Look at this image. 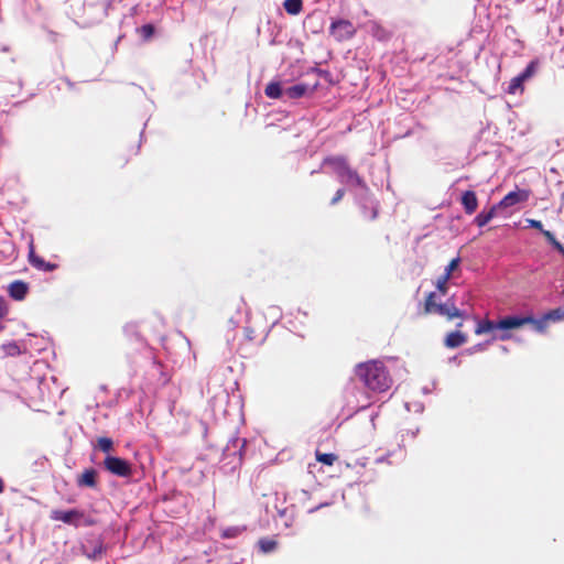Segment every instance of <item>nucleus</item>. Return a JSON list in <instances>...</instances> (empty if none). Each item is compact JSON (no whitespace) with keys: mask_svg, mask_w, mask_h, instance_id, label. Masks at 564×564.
Wrapping results in <instances>:
<instances>
[{"mask_svg":"<svg viewBox=\"0 0 564 564\" xmlns=\"http://www.w3.org/2000/svg\"><path fill=\"white\" fill-rule=\"evenodd\" d=\"M357 378L370 390L383 392L391 386V378L381 361L371 360L356 367Z\"/></svg>","mask_w":564,"mask_h":564,"instance_id":"obj_1","label":"nucleus"},{"mask_svg":"<svg viewBox=\"0 0 564 564\" xmlns=\"http://www.w3.org/2000/svg\"><path fill=\"white\" fill-rule=\"evenodd\" d=\"M423 313L438 314L446 317L448 321L454 318H463L465 316L464 311L459 310L452 299H448L445 303L436 302V292H430L425 296Z\"/></svg>","mask_w":564,"mask_h":564,"instance_id":"obj_2","label":"nucleus"},{"mask_svg":"<svg viewBox=\"0 0 564 564\" xmlns=\"http://www.w3.org/2000/svg\"><path fill=\"white\" fill-rule=\"evenodd\" d=\"M323 164L332 167L341 182L354 183L357 186L364 185L362 178L349 166L346 158L328 156L324 159Z\"/></svg>","mask_w":564,"mask_h":564,"instance_id":"obj_3","label":"nucleus"},{"mask_svg":"<svg viewBox=\"0 0 564 564\" xmlns=\"http://www.w3.org/2000/svg\"><path fill=\"white\" fill-rule=\"evenodd\" d=\"M328 32L335 41L345 42L352 39L357 30L349 20L336 19L332 21Z\"/></svg>","mask_w":564,"mask_h":564,"instance_id":"obj_4","label":"nucleus"},{"mask_svg":"<svg viewBox=\"0 0 564 564\" xmlns=\"http://www.w3.org/2000/svg\"><path fill=\"white\" fill-rule=\"evenodd\" d=\"M50 518L54 521H62L66 524H70L74 527H79L82 524V520L84 519L83 524L93 525L94 521L90 519H85L84 512L72 509V510H52L50 513Z\"/></svg>","mask_w":564,"mask_h":564,"instance_id":"obj_5","label":"nucleus"},{"mask_svg":"<svg viewBox=\"0 0 564 564\" xmlns=\"http://www.w3.org/2000/svg\"><path fill=\"white\" fill-rule=\"evenodd\" d=\"M538 67H539V61L538 59L531 61L521 74H519L518 76L513 77L510 80L507 93L510 95H516L518 93L522 94L524 91V86H523L524 82L534 76Z\"/></svg>","mask_w":564,"mask_h":564,"instance_id":"obj_6","label":"nucleus"},{"mask_svg":"<svg viewBox=\"0 0 564 564\" xmlns=\"http://www.w3.org/2000/svg\"><path fill=\"white\" fill-rule=\"evenodd\" d=\"M104 467L107 471L118 477L127 478L132 475L131 464L117 456H107L104 460Z\"/></svg>","mask_w":564,"mask_h":564,"instance_id":"obj_7","label":"nucleus"},{"mask_svg":"<svg viewBox=\"0 0 564 564\" xmlns=\"http://www.w3.org/2000/svg\"><path fill=\"white\" fill-rule=\"evenodd\" d=\"M28 260H29V263L34 269H36L39 271L52 272V271L56 270L58 267L56 263L45 261L41 256H39L35 252V246H34L33 239H31L29 242Z\"/></svg>","mask_w":564,"mask_h":564,"instance_id":"obj_8","label":"nucleus"},{"mask_svg":"<svg viewBox=\"0 0 564 564\" xmlns=\"http://www.w3.org/2000/svg\"><path fill=\"white\" fill-rule=\"evenodd\" d=\"M530 197V191L517 189L508 193L499 203L500 207H511L516 204L527 202Z\"/></svg>","mask_w":564,"mask_h":564,"instance_id":"obj_9","label":"nucleus"},{"mask_svg":"<svg viewBox=\"0 0 564 564\" xmlns=\"http://www.w3.org/2000/svg\"><path fill=\"white\" fill-rule=\"evenodd\" d=\"M531 322L530 318H525V316H506L497 322V326L499 329L509 330L517 329L523 327Z\"/></svg>","mask_w":564,"mask_h":564,"instance_id":"obj_10","label":"nucleus"},{"mask_svg":"<svg viewBox=\"0 0 564 564\" xmlns=\"http://www.w3.org/2000/svg\"><path fill=\"white\" fill-rule=\"evenodd\" d=\"M29 291V285L24 281L17 280L9 284L8 293L15 301L25 299Z\"/></svg>","mask_w":564,"mask_h":564,"instance_id":"obj_11","label":"nucleus"},{"mask_svg":"<svg viewBox=\"0 0 564 564\" xmlns=\"http://www.w3.org/2000/svg\"><path fill=\"white\" fill-rule=\"evenodd\" d=\"M462 205L466 214L471 215L478 208V198L474 191H466L462 195Z\"/></svg>","mask_w":564,"mask_h":564,"instance_id":"obj_12","label":"nucleus"},{"mask_svg":"<svg viewBox=\"0 0 564 564\" xmlns=\"http://www.w3.org/2000/svg\"><path fill=\"white\" fill-rule=\"evenodd\" d=\"M368 32L379 41H386L389 39V31L377 21L367 22Z\"/></svg>","mask_w":564,"mask_h":564,"instance_id":"obj_13","label":"nucleus"},{"mask_svg":"<svg viewBox=\"0 0 564 564\" xmlns=\"http://www.w3.org/2000/svg\"><path fill=\"white\" fill-rule=\"evenodd\" d=\"M466 341L467 336L459 330L451 332L444 339V344L447 348H457L464 345Z\"/></svg>","mask_w":564,"mask_h":564,"instance_id":"obj_14","label":"nucleus"},{"mask_svg":"<svg viewBox=\"0 0 564 564\" xmlns=\"http://www.w3.org/2000/svg\"><path fill=\"white\" fill-rule=\"evenodd\" d=\"M77 485L79 487L94 488L97 485V471L93 468L85 469L84 473L78 476Z\"/></svg>","mask_w":564,"mask_h":564,"instance_id":"obj_15","label":"nucleus"},{"mask_svg":"<svg viewBox=\"0 0 564 564\" xmlns=\"http://www.w3.org/2000/svg\"><path fill=\"white\" fill-rule=\"evenodd\" d=\"M308 90L305 84H296L284 89V96L289 99H297L303 97Z\"/></svg>","mask_w":564,"mask_h":564,"instance_id":"obj_16","label":"nucleus"},{"mask_svg":"<svg viewBox=\"0 0 564 564\" xmlns=\"http://www.w3.org/2000/svg\"><path fill=\"white\" fill-rule=\"evenodd\" d=\"M264 94L269 98L278 99V98L284 96V89H282L280 83L271 82L267 85V87L264 89Z\"/></svg>","mask_w":564,"mask_h":564,"instance_id":"obj_17","label":"nucleus"},{"mask_svg":"<svg viewBox=\"0 0 564 564\" xmlns=\"http://www.w3.org/2000/svg\"><path fill=\"white\" fill-rule=\"evenodd\" d=\"M283 8L290 15H297L303 10V0H284Z\"/></svg>","mask_w":564,"mask_h":564,"instance_id":"obj_18","label":"nucleus"},{"mask_svg":"<svg viewBox=\"0 0 564 564\" xmlns=\"http://www.w3.org/2000/svg\"><path fill=\"white\" fill-rule=\"evenodd\" d=\"M495 214H496V206H492L489 210L485 212H480L476 217H475V224L478 226V227H484L486 226L494 217H495Z\"/></svg>","mask_w":564,"mask_h":564,"instance_id":"obj_19","label":"nucleus"},{"mask_svg":"<svg viewBox=\"0 0 564 564\" xmlns=\"http://www.w3.org/2000/svg\"><path fill=\"white\" fill-rule=\"evenodd\" d=\"M495 329H499V327L497 326V322H494L490 319H484V321L478 322V324L475 328V334L482 335V334L490 333Z\"/></svg>","mask_w":564,"mask_h":564,"instance_id":"obj_20","label":"nucleus"},{"mask_svg":"<svg viewBox=\"0 0 564 564\" xmlns=\"http://www.w3.org/2000/svg\"><path fill=\"white\" fill-rule=\"evenodd\" d=\"M258 546H259V550L262 553H270V552H273L276 549L278 542L274 539L261 538L258 541Z\"/></svg>","mask_w":564,"mask_h":564,"instance_id":"obj_21","label":"nucleus"},{"mask_svg":"<svg viewBox=\"0 0 564 564\" xmlns=\"http://www.w3.org/2000/svg\"><path fill=\"white\" fill-rule=\"evenodd\" d=\"M315 457H316L317 462H319L324 465H327V466H333L335 464V462H337V459H338V456L336 454L321 453L319 451L315 452Z\"/></svg>","mask_w":564,"mask_h":564,"instance_id":"obj_22","label":"nucleus"},{"mask_svg":"<svg viewBox=\"0 0 564 564\" xmlns=\"http://www.w3.org/2000/svg\"><path fill=\"white\" fill-rule=\"evenodd\" d=\"M525 318H530L531 322H529L528 325H532L534 327V329L540 333H543L546 329L547 324H549V321H547L545 314L539 319L534 318L532 315H528V316H525Z\"/></svg>","mask_w":564,"mask_h":564,"instance_id":"obj_23","label":"nucleus"},{"mask_svg":"<svg viewBox=\"0 0 564 564\" xmlns=\"http://www.w3.org/2000/svg\"><path fill=\"white\" fill-rule=\"evenodd\" d=\"M449 279H448V273H443L442 275H440L436 280V283H435V288L437 290V292L440 293V295L442 296H445L448 292V283Z\"/></svg>","mask_w":564,"mask_h":564,"instance_id":"obj_24","label":"nucleus"},{"mask_svg":"<svg viewBox=\"0 0 564 564\" xmlns=\"http://www.w3.org/2000/svg\"><path fill=\"white\" fill-rule=\"evenodd\" d=\"M1 350L3 351L4 356H9V357H15L21 354V349L15 341H10V343L3 344L1 346Z\"/></svg>","mask_w":564,"mask_h":564,"instance_id":"obj_25","label":"nucleus"},{"mask_svg":"<svg viewBox=\"0 0 564 564\" xmlns=\"http://www.w3.org/2000/svg\"><path fill=\"white\" fill-rule=\"evenodd\" d=\"M155 29L153 24H144L137 29V33L143 41H149L154 35Z\"/></svg>","mask_w":564,"mask_h":564,"instance_id":"obj_26","label":"nucleus"},{"mask_svg":"<svg viewBox=\"0 0 564 564\" xmlns=\"http://www.w3.org/2000/svg\"><path fill=\"white\" fill-rule=\"evenodd\" d=\"M549 322H560L564 319V306L551 310L545 314Z\"/></svg>","mask_w":564,"mask_h":564,"instance_id":"obj_27","label":"nucleus"},{"mask_svg":"<svg viewBox=\"0 0 564 564\" xmlns=\"http://www.w3.org/2000/svg\"><path fill=\"white\" fill-rule=\"evenodd\" d=\"M97 447L104 453H110L113 449V442L109 437H99L97 440Z\"/></svg>","mask_w":564,"mask_h":564,"instance_id":"obj_28","label":"nucleus"},{"mask_svg":"<svg viewBox=\"0 0 564 564\" xmlns=\"http://www.w3.org/2000/svg\"><path fill=\"white\" fill-rule=\"evenodd\" d=\"M460 258L456 257L449 261L447 267L445 268L444 273H448V279L453 276L454 271H456L459 267Z\"/></svg>","mask_w":564,"mask_h":564,"instance_id":"obj_29","label":"nucleus"},{"mask_svg":"<svg viewBox=\"0 0 564 564\" xmlns=\"http://www.w3.org/2000/svg\"><path fill=\"white\" fill-rule=\"evenodd\" d=\"M102 551H104V547H102V543H98L94 550L89 553L87 551H85L86 555L89 557V558H97V557H100L101 554H102Z\"/></svg>","mask_w":564,"mask_h":564,"instance_id":"obj_30","label":"nucleus"},{"mask_svg":"<svg viewBox=\"0 0 564 564\" xmlns=\"http://www.w3.org/2000/svg\"><path fill=\"white\" fill-rule=\"evenodd\" d=\"M124 332L129 335H133L135 336L139 340H142L143 338L141 337V335L139 334V332L137 330V327L135 325H127L124 327Z\"/></svg>","mask_w":564,"mask_h":564,"instance_id":"obj_31","label":"nucleus"},{"mask_svg":"<svg viewBox=\"0 0 564 564\" xmlns=\"http://www.w3.org/2000/svg\"><path fill=\"white\" fill-rule=\"evenodd\" d=\"M243 333H245V337H246L248 340H250V341L256 340V339H257V337H258V335H257L256 330H254V329H252V328H250V327H245V332H243Z\"/></svg>","mask_w":564,"mask_h":564,"instance_id":"obj_32","label":"nucleus"},{"mask_svg":"<svg viewBox=\"0 0 564 564\" xmlns=\"http://www.w3.org/2000/svg\"><path fill=\"white\" fill-rule=\"evenodd\" d=\"M529 227L538 229L540 231L543 230V224L540 220L536 219H528Z\"/></svg>","mask_w":564,"mask_h":564,"instance_id":"obj_33","label":"nucleus"},{"mask_svg":"<svg viewBox=\"0 0 564 564\" xmlns=\"http://www.w3.org/2000/svg\"><path fill=\"white\" fill-rule=\"evenodd\" d=\"M345 195V189L343 188H339L336 193H335V196L332 198V202L330 204L332 205H335L337 204Z\"/></svg>","mask_w":564,"mask_h":564,"instance_id":"obj_34","label":"nucleus"},{"mask_svg":"<svg viewBox=\"0 0 564 564\" xmlns=\"http://www.w3.org/2000/svg\"><path fill=\"white\" fill-rule=\"evenodd\" d=\"M8 314V305L4 299L0 297V318Z\"/></svg>","mask_w":564,"mask_h":564,"instance_id":"obj_35","label":"nucleus"},{"mask_svg":"<svg viewBox=\"0 0 564 564\" xmlns=\"http://www.w3.org/2000/svg\"><path fill=\"white\" fill-rule=\"evenodd\" d=\"M541 232H542V234H543V236H544L549 241H551L552 243H553V241H554V240H556V239H555V237H554V235H553L551 231H549V230H544V229H543Z\"/></svg>","mask_w":564,"mask_h":564,"instance_id":"obj_36","label":"nucleus"},{"mask_svg":"<svg viewBox=\"0 0 564 564\" xmlns=\"http://www.w3.org/2000/svg\"><path fill=\"white\" fill-rule=\"evenodd\" d=\"M553 245L555 246V248L562 252L564 254V247L557 241V240H554L553 241Z\"/></svg>","mask_w":564,"mask_h":564,"instance_id":"obj_37","label":"nucleus"},{"mask_svg":"<svg viewBox=\"0 0 564 564\" xmlns=\"http://www.w3.org/2000/svg\"><path fill=\"white\" fill-rule=\"evenodd\" d=\"M510 337H511V335H510V334H508V333H502V334L499 336V338H500L501 340L510 339Z\"/></svg>","mask_w":564,"mask_h":564,"instance_id":"obj_38","label":"nucleus"},{"mask_svg":"<svg viewBox=\"0 0 564 564\" xmlns=\"http://www.w3.org/2000/svg\"><path fill=\"white\" fill-rule=\"evenodd\" d=\"M378 215V210L377 208H373L372 212H371V219H375Z\"/></svg>","mask_w":564,"mask_h":564,"instance_id":"obj_39","label":"nucleus"},{"mask_svg":"<svg viewBox=\"0 0 564 564\" xmlns=\"http://www.w3.org/2000/svg\"><path fill=\"white\" fill-rule=\"evenodd\" d=\"M4 489V484H3V480L0 478V494L3 491Z\"/></svg>","mask_w":564,"mask_h":564,"instance_id":"obj_40","label":"nucleus"},{"mask_svg":"<svg viewBox=\"0 0 564 564\" xmlns=\"http://www.w3.org/2000/svg\"><path fill=\"white\" fill-rule=\"evenodd\" d=\"M224 536L229 538V536H230V535H229V532H228V531H226V532L224 533Z\"/></svg>","mask_w":564,"mask_h":564,"instance_id":"obj_41","label":"nucleus"},{"mask_svg":"<svg viewBox=\"0 0 564 564\" xmlns=\"http://www.w3.org/2000/svg\"><path fill=\"white\" fill-rule=\"evenodd\" d=\"M462 326H463V323H462V322H459V323L457 324V327H462Z\"/></svg>","mask_w":564,"mask_h":564,"instance_id":"obj_42","label":"nucleus"}]
</instances>
